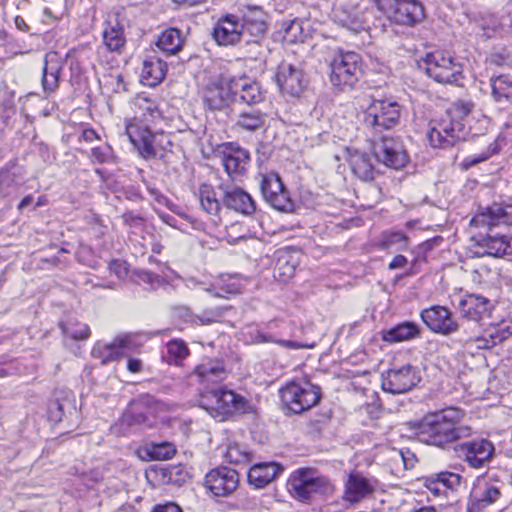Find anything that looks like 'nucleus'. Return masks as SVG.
Returning a JSON list of instances; mask_svg holds the SVG:
<instances>
[{
	"label": "nucleus",
	"mask_w": 512,
	"mask_h": 512,
	"mask_svg": "<svg viewBox=\"0 0 512 512\" xmlns=\"http://www.w3.org/2000/svg\"><path fill=\"white\" fill-rule=\"evenodd\" d=\"M512 225V203H493L481 208L470 226L479 231L472 237L478 257H504L512 254V237L502 229Z\"/></svg>",
	"instance_id": "f257e3e1"
},
{
	"label": "nucleus",
	"mask_w": 512,
	"mask_h": 512,
	"mask_svg": "<svg viewBox=\"0 0 512 512\" xmlns=\"http://www.w3.org/2000/svg\"><path fill=\"white\" fill-rule=\"evenodd\" d=\"M460 418L459 409L447 408L428 413L420 421L414 422L412 429L421 442L444 448L452 442L470 436L471 429L459 425Z\"/></svg>",
	"instance_id": "f03ea898"
},
{
	"label": "nucleus",
	"mask_w": 512,
	"mask_h": 512,
	"mask_svg": "<svg viewBox=\"0 0 512 512\" xmlns=\"http://www.w3.org/2000/svg\"><path fill=\"white\" fill-rule=\"evenodd\" d=\"M201 407L217 421H224L235 413H247L251 409L244 397L222 388L205 391L202 394Z\"/></svg>",
	"instance_id": "7ed1b4c3"
},
{
	"label": "nucleus",
	"mask_w": 512,
	"mask_h": 512,
	"mask_svg": "<svg viewBox=\"0 0 512 512\" xmlns=\"http://www.w3.org/2000/svg\"><path fill=\"white\" fill-rule=\"evenodd\" d=\"M287 489L291 496L301 502L310 501L316 494H329L333 486L329 479L312 468H299L288 481Z\"/></svg>",
	"instance_id": "20e7f679"
},
{
	"label": "nucleus",
	"mask_w": 512,
	"mask_h": 512,
	"mask_svg": "<svg viewBox=\"0 0 512 512\" xmlns=\"http://www.w3.org/2000/svg\"><path fill=\"white\" fill-rule=\"evenodd\" d=\"M284 409L292 414L303 413L315 405L321 398L320 388L309 381H292L279 390Z\"/></svg>",
	"instance_id": "39448f33"
},
{
	"label": "nucleus",
	"mask_w": 512,
	"mask_h": 512,
	"mask_svg": "<svg viewBox=\"0 0 512 512\" xmlns=\"http://www.w3.org/2000/svg\"><path fill=\"white\" fill-rule=\"evenodd\" d=\"M358 117L364 126L391 128L400 123L401 107L392 98L373 99L367 108L359 113Z\"/></svg>",
	"instance_id": "423d86ee"
},
{
	"label": "nucleus",
	"mask_w": 512,
	"mask_h": 512,
	"mask_svg": "<svg viewBox=\"0 0 512 512\" xmlns=\"http://www.w3.org/2000/svg\"><path fill=\"white\" fill-rule=\"evenodd\" d=\"M245 30L262 35L266 31V24L262 20L250 23L245 19L243 22L235 15H227L217 22L213 30V37L219 45H233L240 40Z\"/></svg>",
	"instance_id": "0eeeda50"
},
{
	"label": "nucleus",
	"mask_w": 512,
	"mask_h": 512,
	"mask_svg": "<svg viewBox=\"0 0 512 512\" xmlns=\"http://www.w3.org/2000/svg\"><path fill=\"white\" fill-rule=\"evenodd\" d=\"M368 149L376 160L393 169H401L408 162V155L401 140L393 137L375 135L368 138Z\"/></svg>",
	"instance_id": "6e6552de"
},
{
	"label": "nucleus",
	"mask_w": 512,
	"mask_h": 512,
	"mask_svg": "<svg viewBox=\"0 0 512 512\" xmlns=\"http://www.w3.org/2000/svg\"><path fill=\"white\" fill-rule=\"evenodd\" d=\"M361 57L355 52L335 55L330 63V82L339 91L353 88L361 73Z\"/></svg>",
	"instance_id": "1a4fd4ad"
},
{
	"label": "nucleus",
	"mask_w": 512,
	"mask_h": 512,
	"mask_svg": "<svg viewBox=\"0 0 512 512\" xmlns=\"http://www.w3.org/2000/svg\"><path fill=\"white\" fill-rule=\"evenodd\" d=\"M427 75L438 83L452 84L458 81L462 66L446 51H433L424 59Z\"/></svg>",
	"instance_id": "9d476101"
},
{
	"label": "nucleus",
	"mask_w": 512,
	"mask_h": 512,
	"mask_svg": "<svg viewBox=\"0 0 512 512\" xmlns=\"http://www.w3.org/2000/svg\"><path fill=\"white\" fill-rule=\"evenodd\" d=\"M378 9L401 25H414L424 19V8L418 0H375Z\"/></svg>",
	"instance_id": "9b49d317"
},
{
	"label": "nucleus",
	"mask_w": 512,
	"mask_h": 512,
	"mask_svg": "<svg viewBox=\"0 0 512 512\" xmlns=\"http://www.w3.org/2000/svg\"><path fill=\"white\" fill-rule=\"evenodd\" d=\"M229 78H223L219 84L207 88L204 95V102L209 108L206 114L208 125L226 124V106L232 102V94L228 92Z\"/></svg>",
	"instance_id": "f8f14e48"
},
{
	"label": "nucleus",
	"mask_w": 512,
	"mask_h": 512,
	"mask_svg": "<svg viewBox=\"0 0 512 512\" xmlns=\"http://www.w3.org/2000/svg\"><path fill=\"white\" fill-rule=\"evenodd\" d=\"M456 456L471 468H483L494 456L495 447L487 439H476L460 443L454 447Z\"/></svg>",
	"instance_id": "ddd939ff"
},
{
	"label": "nucleus",
	"mask_w": 512,
	"mask_h": 512,
	"mask_svg": "<svg viewBox=\"0 0 512 512\" xmlns=\"http://www.w3.org/2000/svg\"><path fill=\"white\" fill-rule=\"evenodd\" d=\"M204 485L216 497H228L239 487V473L229 467L220 466L210 470Z\"/></svg>",
	"instance_id": "4468645a"
},
{
	"label": "nucleus",
	"mask_w": 512,
	"mask_h": 512,
	"mask_svg": "<svg viewBox=\"0 0 512 512\" xmlns=\"http://www.w3.org/2000/svg\"><path fill=\"white\" fill-rule=\"evenodd\" d=\"M136 349L133 339L128 336H118L110 343L97 342L92 348L91 355L100 360L101 365H107L122 357H127Z\"/></svg>",
	"instance_id": "2eb2a0df"
},
{
	"label": "nucleus",
	"mask_w": 512,
	"mask_h": 512,
	"mask_svg": "<svg viewBox=\"0 0 512 512\" xmlns=\"http://www.w3.org/2000/svg\"><path fill=\"white\" fill-rule=\"evenodd\" d=\"M261 192L264 199L276 210L290 211L293 204L289 198L280 176L271 172L268 174H260Z\"/></svg>",
	"instance_id": "dca6fc26"
},
{
	"label": "nucleus",
	"mask_w": 512,
	"mask_h": 512,
	"mask_svg": "<svg viewBox=\"0 0 512 512\" xmlns=\"http://www.w3.org/2000/svg\"><path fill=\"white\" fill-rule=\"evenodd\" d=\"M275 80L281 93L290 97H299L307 85L303 71L287 62L278 66Z\"/></svg>",
	"instance_id": "f3484780"
},
{
	"label": "nucleus",
	"mask_w": 512,
	"mask_h": 512,
	"mask_svg": "<svg viewBox=\"0 0 512 512\" xmlns=\"http://www.w3.org/2000/svg\"><path fill=\"white\" fill-rule=\"evenodd\" d=\"M419 381V377L410 365L399 369H391L382 381L384 391L391 394H401L411 390Z\"/></svg>",
	"instance_id": "a211bd4d"
},
{
	"label": "nucleus",
	"mask_w": 512,
	"mask_h": 512,
	"mask_svg": "<svg viewBox=\"0 0 512 512\" xmlns=\"http://www.w3.org/2000/svg\"><path fill=\"white\" fill-rule=\"evenodd\" d=\"M333 19L343 27L358 32L364 23L359 0H336L333 7Z\"/></svg>",
	"instance_id": "6ab92c4d"
},
{
	"label": "nucleus",
	"mask_w": 512,
	"mask_h": 512,
	"mask_svg": "<svg viewBox=\"0 0 512 512\" xmlns=\"http://www.w3.org/2000/svg\"><path fill=\"white\" fill-rule=\"evenodd\" d=\"M228 92L232 94V103L255 104L262 100L258 83L249 77L229 78Z\"/></svg>",
	"instance_id": "aec40b11"
},
{
	"label": "nucleus",
	"mask_w": 512,
	"mask_h": 512,
	"mask_svg": "<svg viewBox=\"0 0 512 512\" xmlns=\"http://www.w3.org/2000/svg\"><path fill=\"white\" fill-rule=\"evenodd\" d=\"M512 336V318L502 319L497 323H491L482 335L469 340L477 343L481 349H489Z\"/></svg>",
	"instance_id": "412c9836"
},
{
	"label": "nucleus",
	"mask_w": 512,
	"mask_h": 512,
	"mask_svg": "<svg viewBox=\"0 0 512 512\" xmlns=\"http://www.w3.org/2000/svg\"><path fill=\"white\" fill-rule=\"evenodd\" d=\"M492 308L491 301L479 294H467L459 302L461 316L475 322L488 316Z\"/></svg>",
	"instance_id": "4be33fe9"
},
{
	"label": "nucleus",
	"mask_w": 512,
	"mask_h": 512,
	"mask_svg": "<svg viewBox=\"0 0 512 512\" xmlns=\"http://www.w3.org/2000/svg\"><path fill=\"white\" fill-rule=\"evenodd\" d=\"M421 318L432 331L437 333L450 334L457 329V324L452 320L450 311L442 306L423 310Z\"/></svg>",
	"instance_id": "5701e85b"
},
{
	"label": "nucleus",
	"mask_w": 512,
	"mask_h": 512,
	"mask_svg": "<svg viewBox=\"0 0 512 512\" xmlns=\"http://www.w3.org/2000/svg\"><path fill=\"white\" fill-rule=\"evenodd\" d=\"M346 154L347 161L356 177L362 181L373 180L376 170L369 155L350 147L346 148Z\"/></svg>",
	"instance_id": "b1692460"
},
{
	"label": "nucleus",
	"mask_w": 512,
	"mask_h": 512,
	"mask_svg": "<svg viewBox=\"0 0 512 512\" xmlns=\"http://www.w3.org/2000/svg\"><path fill=\"white\" fill-rule=\"evenodd\" d=\"M201 384H203L204 392L211 390L210 384H218L225 380L227 373L224 365L220 361L208 360L196 366L193 373Z\"/></svg>",
	"instance_id": "393cba45"
},
{
	"label": "nucleus",
	"mask_w": 512,
	"mask_h": 512,
	"mask_svg": "<svg viewBox=\"0 0 512 512\" xmlns=\"http://www.w3.org/2000/svg\"><path fill=\"white\" fill-rule=\"evenodd\" d=\"M283 470L275 462H264L253 465L248 472V482L257 489L264 488Z\"/></svg>",
	"instance_id": "a878e982"
},
{
	"label": "nucleus",
	"mask_w": 512,
	"mask_h": 512,
	"mask_svg": "<svg viewBox=\"0 0 512 512\" xmlns=\"http://www.w3.org/2000/svg\"><path fill=\"white\" fill-rule=\"evenodd\" d=\"M223 202L227 208L245 215H251L256 210L251 196L241 188L226 190Z\"/></svg>",
	"instance_id": "bb28decb"
},
{
	"label": "nucleus",
	"mask_w": 512,
	"mask_h": 512,
	"mask_svg": "<svg viewBox=\"0 0 512 512\" xmlns=\"http://www.w3.org/2000/svg\"><path fill=\"white\" fill-rule=\"evenodd\" d=\"M372 492L373 487L368 479L358 473L350 474L345 484L344 499L350 503H357Z\"/></svg>",
	"instance_id": "cd10ccee"
},
{
	"label": "nucleus",
	"mask_w": 512,
	"mask_h": 512,
	"mask_svg": "<svg viewBox=\"0 0 512 512\" xmlns=\"http://www.w3.org/2000/svg\"><path fill=\"white\" fill-rule=\"evenodd\" d=\"M23 183V169L17 166L15 162L11 161L0 170V191L4 196H11L16 193Z\"/></svg>",
	"instance_id": "c85d7f7f"
},
{
	"label": "nucleus",
	"mask_w": 512,
	"mask_h": 512,
	"mask_svg": "<svg viewBox=\"0 0 512 512\" xmlns=\"http://www.w3.org/2000/svg\"><path fill=\"white\" fill-rule=\"evenodd\" d=\"M504 488L505 484L499 480L493 482L484 481L482 484H479L475 489V499L478 509H484L497 502Z\"/></svg>",
	"instance_id": "c756f323"
},
{
	"label": "nucleus",
	"mask_w": 512,
	"mask_h": 512,
	"mask_svg": "<svg viewBox=\"0 0 512 512\" xmlns=\"http://www.w3.org/2000/svg\"><path fill=\"white\" fill-rule=\"evenodd\" d=\"M167 72V64L157 57H149L143 63L141 82L154 87L162 82Z\"/></svg>",
	"instance_id": "7c9ffc66"
},
{
	"label": "nucleus",
	"mask_w": 512,
	"mask_h": 512,
	"mask_svg": "<svg viewBox=\"0 0 512 512\" xmlns=\"http://www.w3.org/2000/svg\"><path fill=\"white\" fill-rule=\"evenodd\" d=\"M249 159L247 150L240 147H231L228 152H224L223 166L230 176L239 175L245 170Z\"/></svg>",
	"instance_id": "2f4dec72"
},
{
	"label": "nucleus",
	"mask_w": 512,
	"mask_h": 512,
	"mask_svg": "<svg viewBox=\"0 0 512 512\" xmlns=\"http://www.w3.org/2000/svg\"><path fill=\"white\" fill-rule=\"evenodd\" d=\"M130 141L144 157L155 156L154 142L157 134L152 130H126Z\"/></svg>",
	"instance_id": "473e14b6"
},
{
	"label": "nucleus",
	"mask_w": 512,
	"mask_h": 512,
	"mask_svg": "<svg viewBox=\"0 0 512 512\" xmlns=\"http://www.w3.org/2000/svg\"><path fill=\"white\" fill-rule=\"evenodd\" d=\"M156 45L164 53L168 55H175L181 50L183 45L181 32L175 28L164 30L159 35Z\"/></svg>",
	"instance_id": "72a5a7b5"
},
{
	"label": "nucleus",
	"mask_w": 512,
	"mask_h": 512,
	"mask_svg": "<svg viewBox=\"0 0 512 512\" xmlns=\"http://www.w3.org/2000/svg\"><path fill=\"white\" fill-rule=\"evenodd\" d=\"M420 335L418 326L412 322H403L383 334V339L386 342H401L411 340Z\"/></svg>",
	"instance_id": "f704fd0d"
},
{
	"label": "nucleus",
	"mask_w": 512,
	"mask_h": 512,
	"mask_svg": "<svg viewBox=\"0 0 512 512\" xmlns=\"http://www.w3.org/2000/svg\"><path fill=\"white\" fill-rule=\"evenodd\" d=\"M60 65L55 53H49L45 57L42 85L46 92H52L58 85Z\"/></svg>",
	"instance_id": "c9c22d12"
},
{
	"label": "nucleus",
	"mask_w": 512,
	"mask_h": 512,
	"mask_svg": "<svg viewBox=\"0 0 512 512\" xmlns=\"http://www.w3.org/2000/svg\"><path fill=\"white\" fill-rule=\"evenodd\" d=\"M461 130H426V139L433 148L445 149L454 146L462 138L456 134Z\"/></svg>",
	"instance_id": "e433bc0d"
},
{
	"label": "nucleus",
	"mask_w": 512,
	"mask_h": 512,
	"mask_svg": "<svg viewBox=\"0 0 512 512\" xmlns=\"http://www.w3.org/2000/svg\"><path fill=\"white\" fill-rule=\"evenodd\" d=\"M189 355V349L186 343L180 339H174L167 343L166 352L163 359L168 364L181 365L183 360Z\"/></svg>",
	"instance_id": "4c0bfd02"
},
{
	"label": "nucleus",
	"mask_w": 512,
	"mask_h": 512,
	"mask_svg": "<svg viewBox=\"0 0 512 512\" xmlns=\"http://www.w3.org/2000/svg\"><path fill=\"white\" fill-rule=\"evenodd\" d=\"M199 199L204 211L213 216L219 214L221 205L213 187L207 184L201 185L199 188Z\"/></svg>",
	"instance_id": "58836bf2"
},
{
	"label": "nucleus",
	"mask_w": 512,
	"mask_h": 512,
	"mask_svg": "<svg viewBox=\"0 0 512 512\" xmlns=\"http://www.w3.org/2000/svg\"><path fill=\"white\" fill-rule=\"evenodd\" d=\"M103 42L110 51L119 52L125 44L123 29L118 24H108L103 31Z\"/></svg>",
	"instance_id": "ea45409f"
},
{
	"label": "nucleus",
	"mask_w": 512,
	"mask_h": 512,
	"mask_svg": "<svg viewBox=\"0 0 512 512\" xmlns=\"http://www.w3.org/2000/svg\"><path fill=\"white\" fill-rule=\"evenodd\" d=\"M491 86L496 100L512 99V75H500L492 78Z\"/></svg>",
	"instance_id": "a19ab883"
},
{
	"label": "nucleus",
	"mask_w": 512,
	"mask_h": 512,
	"mask_svg": "<svg viewBox=\"0 0 512 512\" xmlns=\"http://www.w3.org/2000/svg\"><path fill=\"white\" fill-rule=\"evenodd\" d=\"M306 34L304 31V22L300 19L290 20L284 27L283 40L286 43L294 44L304 42Z\"/></svg>",
	"instance_id": "79ce46f5"
},
{
	"label": "nucleus",
	"mask_w": 512,
	"mask_h": 512,
	"mask_svg": "<svg viewBox=\"0 0 512 512\" xmlns=\"http://www.w3.org/2000/svg\"><path fill=\"white\" fill-rule=\"evenodd\" d=\"M133 105L135 113L139 114V118L143 120H147L148 116L155 118L159 115L155 102L145 95H138Z\"/></svg>",
	"instance_id": "37998d69"
},
{
	"label": "nucleus",
	"mask_w": 512,
	"mask_h": 512,
	"mask_svg": "<svg viewBox=\"0 0 512 512\" xmlns=\"http://www.w3.org/2000/svg\"><path fill=\"white\" fill-rule=\"evenodd\" d=\"M462 476L458 473L442 471L427 477L431 484H442L444 487L454 490L460 486Z\"/></svg>",
	"instance_id": "c03bdc74"
},
{
	"label": "nucleus",
	"mask_w": 512,
	"mask_h": 512,
	"mask_svg": "<svg viewBox=\"0 0 512 512\" xmlns=\"http://www.w3.org/2000/svg\"><path fill=\"white\" fill-rule=\"evenodd\" d=\"M225 457L230 463L246 464L251 461L252 455L246 447L233 443L227 447Z\"/></svg>",
	"instance_id": "a18cd8bd"
},
{
	"label": "nucleus",
	"mask_w": 512,
	"mask_h": 512,
	"mask_svg": "<svg viewBox=\"0 0 512 512\" xmlns=\"http://www.w3.org/2000/svg\"><path fill=\"white\" fill-rule=\"evenodd\" d=\"M62 331L72 339H86L89 336V327L77 320H68L61 324Z\"/></svg>",
	"instance_id": "49530a36"
},
{
	"label": "nucleus",
	"mask_w": 512,
	"mask_h": 512,
	"mask_svg": "<svg viewBox=\"0 0 512 512\" xmlns=\"http://www.w3.org/2000/svg\"><path fill=\"white\" fill-rule=\"evenodd\" d=\"M148 452L155 460H169L175 455L176 448L169 442L152 443Z\"/></svg>",
	"instance_id": "de8ad7c7"
},
{
	"label": "nucleus",
	"mask_w": 512,
	"mask_h": 512,
	"mask_svg": "<svg viewBox=\"0 0 512 512\" xmlns=\"http://www.w3.org/2000/svg\"><path fill=\"white\" fill-rule=\"evenodd\" d=\"M224 312L225 309L222 307L207 309L201 315H196L192 321L198 325H209L217 322L224 315Z\"/></svg>",
	"instance_id": "09e8293b"
},
{
	"label": "nucleus",
	"mask_w": 512,
	"mask_h": 512,
	"mask_svg": "<svg viewBox=\"0 0 512 512\" xmlns=\"http://www.w3.org/2000/svg\"><path fill=\"white\" fill-rule=\"evenodd\" d=\"M295 272V265L290 263L286 255L280 256L277 260L275 273L282 281L292 278Z\"/></svg>",
	"instance_id": "8fccbe9b"
},
{
	"label": "nucleus",
	"mask_w": 512,
	"mask_h": 512,
	"mask_svg": "<svg viewBox=\"0 0 512 512\" xmlns=\"http://www.w3.org/2000/svg\"><path fill=\"white\" fill-rule=\"evenodd\" d=\"M265 120L262 119L258 114H243L241 116V120L239 121V125L241 128H259L262 125H265Z\"/></svg>",
	"instance_id": "3c124183"
},
{
	"label": "nucleus",
	"mask_w": 512,
	"mask_h": 512,
	"mask_svg": "<svg viewBox=\"0 0 512 512\" xmlns=\"http://www.w3.org/2000/svg\"><path fill=\"white\" fill-rule=\"evenodd\" d=\"M407 240V237L402 233L398 231H391V232H385L382 235L381 240V246L383 248H389L390 246L404 242Z\"/></svg>",
	"instance_id": "603ef678"
},
{
	"label": "nucleus",
	"mask_w": 512,
	"mask_h": 512,
	"mask_svg": "<svg viewBox=\"0 0 512 512\" xmlns=\"http://www.w3.org/2000/svg\"><path fill=\"white\" fill-rule=\"evenodd\" d=\"M471 109H472L471 103H464V102L455 103V105L453 106V109H452L453 118L459 117L464 120L465 118L469 117Z\"/></svg>",
	"instance_id": "864d4df0"
},
{
	"label": "nucleus",
	"mask_w": 512,
	"mask_h": 512,
	"mask_svg": "<svg viewBox=\"0 0 512 512\" xmlns=\"http://www.w3.org/2000/svg\"><path fill=\"white\" fill-rule=\"evenodd\" d=\"M50 416L54 421H61L63 417V405L58 401L50 405Z\"/></svg>",
	"instance_id": "5fc2aeb1"
},
{
	"label": "nucleus",
	"mask_w": 512,
	"mask_h": 512,
	"mask_svg": "<svg viewBox=\"0 0 512 512\" xmlns=\"http://www.w3.org/2000/svg\"><path fill=\"white\" fill-rule=\"evenodd\" d=\"M276 343H278L279 345H281L287 349H293V350L313 347V345L302 344L300 342L291 341V340H277Z\"/></svg>",
	"instance_id": "6e6d98bb"
},
{
	"label": "nucleus",
	"mask_w": 512,
	"mask_h": 512,
	"mask_svg": "<svg viewBox=\"0 0 512 512\" xmlns=\"http://www.w3.org/2000/svg\"><path fill=\"white\" fill-rule=\"evenodd\" d=\"M137 275L141 281L151 284V285H153L154 283L160 282L159 276L154 273H151L149 271H139L137 273Z\"/></svg>",
	"instance_id": "4d7b16f0"
},
{
	"label": "nucleus",
	"mask_w": 512,
	"mask_h": 512,
	"mask_svg": "<svg viewBox=\"0 0 512 512\" xmlns=\"http://www.w3.org/2000/svg\"><path fill=\"white\" fill-rule=\"evenodd\" d=\"M151 512H182L181 508L175 503H166L157 505Z\"/></svg>",
	"instance_id": "13d9d810"
},
{
	"label": "nucleus",
	"mask_w": 512,
	"mask_h": 512,
	"mask_svg": "<svg viewBox=\"0 0 512 512\" xmlns=\"http://www.w3.org/2000/svg\"><path fill=\"white\" fill-rule=\"evenodd\" d=\"M497 151H498V145H497V143H493L489 146V152L483 154L480 158L471 159L467 164L474 165L481 161H484V160L488 159L492 154L496 153Z\"/></svg>",
	"instance_id": "bf43d9fd"
},
{
	"label": "nucleus",
	"mask_w": 512,
	"mask_h": 512,
	"mask_svg": "<svg viewBox=\"0 0 512 512\" xmlns=\"http://www.w3.org/2000/svg\"><path fill=\"white\" fill-rule=\"evenodd\" d=\"M142 361L136 358H129L127 361V369L132 373H139L142 370Z\"/></svg>",
	"instance_id": "052dcab7"
},
{
	"label": "nucleus",
	"mask_w": 512,
	"mask_h": 512,
	"mask_svg": "<svg viewBox=\"0 0 512 512\" xmlns=\"http://www.w3.org/2000/svg\"><path fill=\"white\" fill-rule=\"evenodd\" d=\"M407 264V259L403 255H397L393 258V260L389 264V269H400L403 268Z\"/></svg>",
	"instance_id": "680f3d73"
},
{
	"label": "nucleus",
	"mask_w": 512,
	"mask_h": 512,
	"mask_svg": "<svg viewBox=\"0 0 512 512\" xmlns=\"http://www.w3.org/2000/svg\"><path fill=\"white\" fill-rule=\"evenodd\" d=\"M92 156L98 162L103 163L108 159V152L100 147H95L92 149Z\"/></svg>",
	"instance_id": "e2e57ef3"
},
{
	"label": "nucleus",
	"mask_w": 512,
	"mask_h": 512,
	"mask_svg": "<svg viewBox=\"0 0 512 512\" xmlns=\"http://www.w3.org/2000/svg\"><path fill=\"white\" fill-rule=\"evenodd\" d=\"M80 138H83L85 141H93L94 139H98L99 136L96 130H82Z\"/></svg>",
	"instance_id": "0e129e2a"
},
{
	"label": "nucleus",
	"mask_w": 512,
	"mask_h": 512,
	"mask_svg": "<svg viewBox=\"0 0 512 512\" xmlns=\"http://www.w3.org/2000/svg\"><path fill=\"white\" fill-rule=\"evenodd\" d=\"M123 219L127 224L138 223L142 221L140 217L135 216L132 213H125L123 215Z\"/></svg>",
	"instance_id": "69168bd1"
},
{
	"label": "nucleus",
	"mask_w": 512,
	"mask_h": 512,
	"mask_svg": "<svg viewBox=\"0 0 512 512\" xmlns=\"http://www.w3.org/2000/svg\"><path fill=\"white\" fill-rule=\"evenodd\" d=\"M15 25L21 31H27V29H28V26L25 23V20L20 16H17L15 18Z\"/></svg>",
	"instance_id": "338daca9"
},
{
	"label": "nucleus",
	"mask_w": 512,
	"mask_h": 512,
	"mask_svg": "<svg viewBox=\"0 0 512 512\" xmlns=\"http://www.w3.org/2000/svg\"><path fill=\"white\" fill-rule=\"evenodd\" d=\"M33 200V197L31 195H28L22 199V201L18 205L19 210H23L25 207L31 204Z\"/></svg>",
	"instance_id": "774afa93"
}]
</instances>
